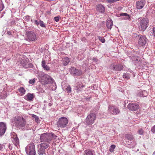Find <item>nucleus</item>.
<instances>
[{
  "label": "nucleus",
  "mask_w": 155,
  "mask_h": 155,
  "mask_svg": "<svg viewBox=\"0 0 155 155\" xmlns=\"http://www.w3.org/2000/svg\"><path fill=\"white\" fill-rule=\"evenodd\" d=\"M57 136L53 133H44L40 136L41 142H46L50 143L53 139H56Z\"/></svg>",
  "instance_id": "1"
},
{
  "label": "nucleus",
  "mask_w": 155,
  "mask_h": 155,
  "mask_svg": "<svg viewBox=\"0 0 155 155\" xmlns=\"http://www.w3.org/2000/svg\"><path fill=\"white\" fill-rule=\"evenodd\" d=\"M14 122L19 128H25L26 124L25 119L22 116H16L15 117Z\"/></svg>",
  "instance_id": "2"
},
{
  "label": "nucleus",
  "mask_w": 155,
  "mask_h": 155,
  "mask_svg": "<svg viewBox=\"0 0 155 155\" xmlns=\"http://www.w3.org/2000/svg\"><path fill=\"white\" fill-rule=\"evenodd\" d=\"M41 81L43 84H48L53 82V80L48 75L43 73L39 76Z\"/></svg>",
  "instance_id": "3"
},
{
  "label": "nucleus",
  "mask_w": 155,
  "mask_h": 155,
  "mask_svg": "<svg viewBox=\"0 0 155 155\" xmlns=\"http://www.w3.org/2000/svg\"><path fill=\"white\" fill-rule=\"evenodd\" d=\"M96 115L94 113H91L87 116L86 119V125H90L94 124L96 120Z\"/></svg>",
  "instance_id": "4"
},
{
  "label": "nucleus",
  "mask_w": 155,
  "mask_h": 155,
  "mask_svg": "<svg viewBox=\"0 0 155 155\" xmlns=\"http://www.w3.org/2000/svg\"><path fill=\"white\" fill-rule=\"evenodd\" d=\"M26 151L28 155H35L36 152L34 143H32L28 144L26 148Z\"/></svg>",
  "instance_id": "5"
},
{
  "label": "nucleus",
  "mask_w": 155,
  "mask_h": 155,
  "mask_svg": "<svg viewBox=\"0 0 155 155\" xmlns=\"http://www.w3.org/2000/svg\"><path fill=\"white\" fill-rule=\"evenodd\" d=\"M68 120L65 117H61L59 119L57 122L58 126L61 128H64L67 126Z\"/></svg>",
  "instance_id": "6"
},
{
  "label": "nucleus",
  "mask_w": 155,
  "mask_h": 155,
  "mask_svg": "<svg viewBox=\"0 0 155 155\" xmlns=\"http://www.w3.org/2000/svg\"><path fill=\"white\" fill-rule=\"evenodd\" d=\"M149 20L147 18L140 20V29L145 30L148 26Z\"/></svg>",
  "instance_id": "7"
},
{
  "label": "nucleus",
  "mask_w": 155,
  "mask_h": 155,
  "mask_svg": "<svg viewBox=\"0 0 155 155\" xmlns=\"http://www.w3.org/2000/svg\"><path fill=\"white\" fill-rule=\"evenodd\" d=\"M27 36V40L30 41H35L36 39V34L32 31H27L26 33Z\"/></svg>",
  "instance_id": "8"
},
{
  "label": "nucleus",
  "mask_w": 155,
  "mask_h": 155,
  "mask_svg": "<svg viewBox=\"0 0 155 155\" xmlns=\"http://www.w3.org/2000/svg\"><path fill=\"white\" fill-rule=\"evenodd\" d=\"M108 111L111 114L114 115L118 114L120 112V110L116 107L113 105H110L108 107Z\"/></svg>",
  "instance_id": "9"
},
{
  "label": "nucleus",
  "mask_w": 155,
  "mask_h": 155,
  "mask_svg": "<svg viewBox=\"0 0 155 155\" xmlns=\"http://www.w3.org/2000/svg\"><path fill=\"white\" fill-rule=\"evenodd\" d=\"M70 73L74 76H80L82 74L81 71L73 67L70 68Z\"/></svg>",
  "instance_id": "10"
},
{
  "label": "nucleus",
  "mask_w": 155,
  "mask_h": 155,
  "mask_svg": "<svg viewBox=\"0 0 155 155\" xmlns=\"http://www.w3.org/2000/svg\"><path fill=\"white\" fill-rule=\"evenodd\" d=\"M127 107L130 110L135 111L138 110L139 106L137 103H130L128 104Z\"/></svg>",
  "instance_id": "11"
},
{
  "label": "nucleus",
  "mask_w": 155,
  "mask_h": 155,
  "mask_svg": "<svg viewBox=\"0 0 155 155\" xmlns=\"http://www.w3.org/2000/svg\"><path fill=\"white\" fill-rule=\"evenodd\" d=\"M139 36L140 38L138 41V44L140 46H143L146 44L147 38L144 35H140Z\"/></svg>",
  "instance_id": "12"
},
{
  "label": "nucleus",
  "mask_w": 155,
  "mask_h": 155,
  "mask_svg": "<svg viewBox=\"0 0 155 155\" xmlns=\"http://www.w3.org/2000/svg\"><path fill=\"white\" fill-rule=\"evenodd\" d=\"M6 129V125L4 122H0V136L5 133Z\"/></svg>",
  "instance_id": "13"
},
{
  "label": "nucleus",
  "mask_w": 155,
  "mask_h": 155,
  "mask_svg": "<svg viewBox=\"0 0 155 155\" xmlns=\"http://www.w3.org/2000/svg\"><path fill=\"white\" fill-rule=\"evenodd\" d=\"M145 4L144 1H140L136 2V8L138 9H140L142 8Z\"/></svg>",
  "instance_id": "14"
},
{
  "label": "nucleus",
  "mask_w": 155,
  "mask_h": 155,
  "mask_svg": "<svg viewBox=\"0 0 155 155\" xmlns=\"http://www.w3.org/2000/svg\"><path fill=\"white\" fill-rule=\"evenodd\" d=\"M96 9L97 12L103 13L105 12V8L101 4H98L96 5Z\"/></svg>",
  "instance_id": "15"
},
{
  "label": "nucleus",
  "mask_w": 155,
  "mask_h": 155,
  "mask_svg": "<svg viewBox=\"0 0 155 155\" xmlns=\"http://www.w3.org/2000/svg\"><path fill=\"white\" fill-rule=\"evenodd\" d=\"M84 85L81 82H78L77 83L76 86L77 88V92L79 93L80 91H81L83 87H84Z\"/></svg>",
  "instance_id": "16"
},
{
  "label": "nucleus",
  "mask_w": 155,
  "mask_h": 155,
  "mask_svg": "<svg viewBox=\"0 0 155 155\" xmlns=\"http://www.w3.org/2000/svg\"><path fill=\"white\" fill-rule=\"evenodd\" d=\"M34 97V95L33 94H31L30 93H28L24 97V98L28 101H31L33 100Z\"/></svg>",
  "instance_id": "17"
},
{
  "label": "nucleus",
  "mask_w": 155,
  "mask_h": 155,
  "mask_svg": "<svg viewBox=\"0 0 155 155\" xmlns=\"http://www.w3.org/2000/svg\"><path fill=\"white\" fill-rule=\"evenodd\" d=\"M12 141L16 146H17L19 144V140L17 135H14L13 136Z\"/></svg>",
  "instance_id": "18"
},
{
  "label": "nucleus",
  "mask_w": 155,
  "mask_h": 155,
  "mask_svg": "<svg viewBox=\"0 0 155 155\" xmlns=\"http://www.w3.org/2000/svg\"><path fill=\"white\" fill-rule=\"evenodd\" d=\"M46 149L44 148L40 145V148L38 151V154L43 155L45 154L46 152Z\"/></svg>",
  "instance_id": "19"
},
{
  "label": "nucleus",
  "mask_w": 155,
  "mask_h": 155,
  "mask_svg": "<svg viewBox=\"0 0 155 155\" xmlns=\"http://www.w3.org/2000/svg\"><path fill=\"white\" fill-rule=\"evenodd\" d=\"M113 21L111 20H108L107 22L106 25L108 29H110L113 26Z\"/></svg>",
  "instance_id": "20"
},
{
  "label": "nucleus",
  "mask_w": 155,
  "mask_h": 155,
  "mask_svg": "<svg viewBox=\"0 0 155 155\" xmlns=\"http://www.w3.org/2000/svg\"><path fill=\"white\" fill-rule=\"evenodd\" d=\"M125 137L127 140H132L134 139L133 135L130 134H126L125 135Z\"/></svg>",
  "instance_id": "21"
},
{
  "label": "nucleus",
  "mask_w": 155,
  "mask_h": 155,
  "mask_svg": "<svg viewBox=\"0 0 155 155\" xmlns=\"http://www.w3.org/2000/svg\"><path fill=\"white\" fill-rule=\"evenodd\" d=\"M50 143L46 142H43L40 144V145L44 147V148L47 149L49 146Z\"/></svg>",
  "instance_id": "22"
},
{
  "label": "nucleus",
  "mask_w": 155,
  "mask_h": 155,
  "mask_svg": "<svg viewBox=\"0 0 155 155\" xmlns=\"http://www.w3.org/2000/svg\"><path fill=\"white\" fill-rule=\"evenodd\" d=\"M138 96L140 97H145L147 96V92L145 91H143L140 92L138 94Z\"/></svg>",
  "instance_id": "23"
},
{
  "label": "nucleus",
  "mask_w": 155,
  "mask_h": 155,
  "mask_svg": "<svg viewBox=\"0 0 155 155\" xmlns=\"http://www.w3.org/2000/svg\"><path fill=\"white\" fill-rule=\"evenodd\" d=\"M69 62V58L68 57H65L63 59V63L64 65H66L68 64Z\"/></svg>",
  "instance_id": "24"
},
{
  "label": "nucleus",
  "mask_w": 155,
  "mask_h": 155,
  "mask_svg": "<svg viewBox=\"0 0 155 155\" xmlns=\"http://www.w3.org/2000/svg\"><path fill=\"white\" fill-rule=\"evenodd\" d=\"M18 91L21 96L25 94L26 90L25 89L22 87H21L18 89Z\"/></svg>",
  "instance_id": "25"
},
{
  "label": "nucleus",
  "mask_w": 155,
  "mask_h": 155,
  "mask_svg": "<svg viewBox=\"0 0 155 155\" xmlns=\"http://www.w3.org/2000/svg\"><path fill=\"white\" fill-rule=\"evenodd\" d=\"M84 155H94V154L91 150H88L84 151Z\"/></svg>",
  "instance_id": "26"
},
{
  "label": "nucleus",
  "mask_w": 155,
  "mask_h": 155,
  "mask_svg": "<svg viewBox=\"0 0 155 155\" xmlns=\"http://www.w3.org/2000/svg\"><path fill=\"white\" fill-rule=\"evenodd\" d=\"M137 133L139 135H143L144 134V130L141 128H139L137 131Z\"/></svg>",
  "instance_id": "27"
},
{
  "label": "nucleus",
  "mask_w": 155,
  "mask_h": 155,
  "mask_svg": "<svg viewBox=\"0 0 155 155\" xmlns=\"http://www.w3.org/2000/svg\"><path fill=\"white\" fill-rule=\"evenodd\" d=\"M124 67L121 64H117V71H120L122 70L123 69Z\"/></svg>",
  "instance_id": "28"
},
{
  "label": "nucleus",
  "mask_w": 155,
  "mask_h": 155,
  "mask_svg": "<svg viewBox=\"0 0 155 155\" xmlns=\"http://www.w3.org/2000/svg\"><path fill=\"white\" fill-rule=\"evenodd\" d=\"M115 147L116 146L114 144L111 145L109 149V151L111 152H113Z\"/></svg>",
  "instance_id": "29"
},
{
  "label": "nucleus",
  "mask_w": 155,
  "mask_h": 155,
  "mask_svg": "<svg viewBox=\"0 0 155 155\" xmlns=\"http://www.w3.org/2000/svg\"><path fill=\"white\" fill-rule=\"evenodd\" d=\"M71 88L70 85H68L67 87L66 88L67 92L68 93H70L71 92Z\"/></svg>",
  "instance_id": "30"
},
{
  "label": "nucleus",
  "mask_w": 155,
  "mask_h": 155,
  "mask_svg": "<svg viewBox=\"0 0 155 155\" xmlns=\"http://www.w3.org/2000/svg\"><path fill=\"white\" fill-rule=\"evenodd\" d=\"M98 39L102 43H104L105 41V39L103 37H101L100 36H98Z\"/></svg>",
  "instance_id": "31"
},
{
  "label": "nucleus",
  "mask_w": 155,
  "mask_h": 155,
  "mask_svg": "<svg viewBox=\"0 0 155 155\" xmlns=\"http://www.w3.org/2000/svg\"><path fill=\"white\" fill-rule=\"evenodd\" d=\"M32 117L35 118V120L36 122H38L39 120V118L38 117L34 114H32Z\"/></svg>",
  "instance_id": "32"
},
{
  "label": "nucleus",
  "mask_w": 155,
  "mask_h": 155,
  "mask_svg": "<svg viewBox=\"0 0 155 155\" xmlns=\"http://www.w3.org/2000/svg\"><path fill=\"white\" fill-rule=\"evenodd\" d=\"M120 15L121 16H127V18L126 19H129L130 18L129 15L126 13H121L120 14Z\"/></svg>",
  "instance_id": "33"
},
{
  "label": "nucleus",
  "mask_w": 155,
  "mask_h": 155,
  "mask_svg": "<svg viewBox=\"0 0 155 155\" xmlns=\"http://www.w3.org/2000/svg\"><path fill=\"white\" fill-rule=\"evenodd\" d=\"M111 68L114 71H117V65L114 64H111L110 66Z\"/></svg>",
  "instance_id": "34"
},
{
  "label": "nucleus",
  "mask_w": 155,
  "mask_h": 155,
  "mask_svg": "<svg viewBox=\"0 0 155 155\" xmlns=\"http://www.w3.org/2000/svg\"><path fill=\"white\" fill-rule=\"evenodd\" d=\"M123 78L126 79H129L130 78V77L129 75L127 74H124L123 75Z\"/></svg>",
  "instance_id": "35"
},
{
  "label": "nucleus",
  "mask_w": 155,
  "mask_h": 155,
  "mask_svg": "<svg viewBox=\"0 0 155 155\" xmlns=\"http://www.w3.org/2000/svg\"><path fill=\"white\" fill-rule=\"evenodd\" d=\"M39 24H40V26L41 27H46V26L44 24L43 22L41 20L40 21Z\"/></svg>",
  "instance_id": "36"
},
{
  "label": "nucleus",
  "mask_w": 155,
  "mask_h": 155,
  "mask_svg": "<svg viewBox=\"0 0 155 155\" xmlns=\"http://www.w3.org/2000/svg\"><path fill=\"white\" fill-rule=\"evenodd\" d=\"M35 78H34L33 79H31L29 80V84H33L35 82Z\"/></svg>",
  "instance_id": "37"
},
{
  "label": "nucleus",
  "mask_w": 155,
  "mask_h": 155,
  "mask_svg": "<svg viewBox=\"0 0 155 155\" xmlns=\"http://www.w3.org/2000/svg\"><path fill=\"white\" fill-rule=\"evenodd\" d=\"M4 8V6L2 3L0 2V12L2 11Z\"/></svg>",
  "instance_id": "38"
},
{
  "label": "nucleus",
  "mask_w": 155,
  "mask_h": 155,
  "mask_svg": "<svg viewBox=\"0 0 155 155\" xmlns=\"http://www.w3.org/2000/svg\"><path fill=\"white\" fill-rule=\"evenodd\" d=\"M42 66L43 68L46 65V64L45 61V60H43L42 61Z\"/></svg>",
  "instance_id": "39"
},
{
  "label": "nucleus",
  "mask_w": 155,
  "mask_h": 155,
  "mask_svg": "<svg viewBox=\"0 0 155 155\" xmlns=\"http://www.w3.org/2000/svg\"><path fill=\"white\" fill-rule=\"evenodd\" d=\"M45 70H46L47 71H48L50 69L49 67L47 65H46L43 68Z\"/></svg>",
  "instance_id": "40"
},
{
  "label": "nucleus",
  "mask_w": 155,
  "mask_h": 155,
  "mask_svg": "<svg viewBox=\"0 0 155 155\" xmlns=\"http://www.w3.org/2000/svg\"><path fill=\"white\" fill-rule=\"evenodd\" d=\"M54 20L55 21L57 22H58L59 21V17L58 16L55 17L54 18Z\"/></svg>",
  "instance_id": "41"
},
{
  "label": "nucleus",
  "mask_w": 155,
  "mask_h": 155,
  "mask_svg": "<svg viewBox=\"0 0 155 155\" xmlns=\"http://www.w3.org/2000/svg\"><path fill=\"white\" fill-rule=\"evenodd\" d=\"M151 130L153 133H155V125L152 128Z\"/></svg>",
  "instance_id": "42"
},
{
  "label": "nucleus",
  "mask_w": 155,
  "mask_h": 155,
  "mask_svg": "<svg viewBox=\"0 0 155 155\" xmlns=\"http://www.w3.org/2000/svg\"><path fill=\"white\" fill-rule=\"evenodd\" d=\"M23 66L24 68H28L29 67V64H23Z\"/></svg>",
  "instance_id": "43"
},
{
  "label": "nucleus",
  "mask_w": 155,
  "mask_h": 155,
  "mask_svg": "<svg viewBox=\"0 0 155 155\" xmlns=\"http://www.w3.org/2000/svg\"><path fill=\"white\" fill-rule=\"evenodd\" d=\"M35 23L37 25H38L39 24V22L37 20H35Z\"/></svg>",
  "instance_id": "44"
},
{
  "label": "nucleus",
  "mask_w": 155,
  "mask_h": 155,
  "mask_svg": "<svg viewBox=\"0 0 155 155\" xmlns=\"http://www.w3.org/2000/svg\"><path fill=\"white\" fill-rule=\"evenodd\" d=\"M154 36H155V28H153V29Z\"/></svg>",
  "instance_id": "45"
},
{
  "label": "nucleus",
  "mask_w": 155,
  "mask_h": 155,
  "mask_svg": "<svg viewBox=\"0 0 155 155\" xmlns=\"http://www.w3.org/2000/svg\"><path fill=\"white\" fill-rule=\"evenodd\" d=\"M7 33L9 35H11L12 34V32L10 31H7Z\"/></svg>",
  "instance_id": "46"
},
{
  "label": "nucleus",
  "mask_w": 155,
  "mask_h": 155,
  "mask_svg": "<svg viewBox=\"0 0 155 155\" xmlns=\"http://www.w3.org/2000/svg\"><path fill=\"white\" fill-rule=\"evenodd\" d=\"M127 18V16H125V17L123 18H124L125 20H127V19H128V20H130V18H129V19H126Z\"/></svg>",
  "instance_id": "47"
},
{
  "label": "nucleus",
  "mask_w": 155,
  "mask_h": 155,
  "mask_svg": "<svg viewBox=\"0 0 155 155\" xmlns=\"http://www.w3.org/2000/svg\"><path fill=\"white\" fill-rule=\"evenodd\" d=\"M26 18H28V20L30 19V17L28 16H27L25 17Z\"/></svg>",
  "instance_id": "48"
},
{
  "label": "nucleus",
  "mask_w": 155,
  "mask_h": 155,
  "mask_svg": "<svg viewBox=\"0 0 155 155\" xmlns=\"http://www.w3.org/2000/svg\"><path fill=\"white\" fill-rule=\"evenodd\" d=\"M48 105L50 107L51 105V103H49Z\"/></svg>",
  "instance_id": "49"
},
{
  "label": "nucleus",
  "mask_w": 155,
  "mask_h": 155,
  "mask_svg": "<svg viewBox=\"0 0 155 155\" xmlns=\"http://www.w3.org/2000/svg\"><path fill=\"white\" fill-rule=\"evenodd\" d=\"M1 149H2V147H1V145L0 144V150Z\"/></svg>",
  "instance_id": "50"
},
{
  "label": "nucleus",
  "mask_w": 155,
  "mask_h": 155,
  "mask_svg": "<svg viewBox=\"0 0 155 155\" xmlns=\"http://www.w3.org/2000/svg\"><path fill=\"white\" fill-rule=\"evenodd\" d=\"M26 63H27V64H28V63L27 62Z\"/></svg>",
  "instance_id": "51"
}]
</instances>
